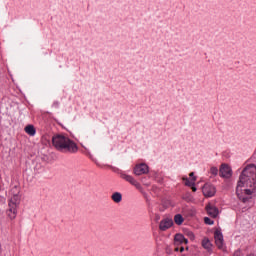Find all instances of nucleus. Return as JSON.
Here are the masks:
<instances>
[{
    "instance_id": "obj_1",
    "label": "nucleus",
    "mask_w": 256,
    "mask_h": 256,
    "mask_svg": "<svg viewBox=\"0 0 256 256\" xmlns=\"http://www.w3.org/2000/svg\"><path fill=\"white\" fill-rule=\"evenodd\" d=\"M255 185H256V166L255 164H250L243 169L236 186V195L238 199L242 201V203H248L250 199L249 197H243V195H241L243 188L255 187Z\"/></svg>"
},
{
    "instance_id": "obj_2",
    "label": "nucleus",
    "mask_w": 256,
    "mask_h": 256,
    "mask_svg": "<svg viewBox=\"0 0 256 256\" xmlns=\"http://www.w3.org/2000/svg\"><path fill=\"white\" fill-rule=\"evenodd\" d=\"M52 144L53 147H55L57 151H61V153H77V151H79L77 144L63 134L54 135L52 137Z\"/></svg>"
},
{
    "instance_id": "obj_3",
    "label": "nucleus",
    "mask_w": 256,
    "mask_h": 256,
    "mask_svg": "<svg viewBox=\"0 0 256 256\" xmlns=\"http://www.w3.org/2000/svg\"><path fill=\"white\" fill-rule=\"evenodd\" d=\"M21 187L13 186L10 190L11 198L8 202V210L7 215L9 219H15L17 217V207H19V203H21Z\"/></svg>"
},
{
    "instance_id": "obj_4",
    "label": "nucleus",
    "mask_w": 256,
    "mask_h": 256,
    "mask_svg": "<svg viewBox=\"0 0 256 256\" xmlns=\"http://www.w3.org/2000/svg\"><path fill=\"white\" fill-rule=\"evenodd\" d=\"M219 176L222 177V179H231V177H233V170L229 164H221Z\"/></svg>"
},
{
    "instance_id": "obj_5",
    "label": "nucleus",
    "mask_w": 256,
    "mask_h": 256,
    "mask_svg": "<svg viewBox=\"0 0 256 256\" xmlns=\"http://www.w3.org/2000/svg\"><path fill=\"white\" fill-rule=\"evenodd\" d=\"M214 239L216 246L218 249H223L225 245V240L223 239V233L221 232V229H216L214 232Z\"/></svg>"
},
{
    "instance_id": "obj_6",
    "label": "nucleus",
    "mask_w": 256,
    "mask_h": 256,
    "mask_svg": "<svg viewBox=\"0 0 256 256\" xmlns=\"http://www.w3.org/2000/svg\"><path fill=\"white\" fill-rule=\"evenodd\" d=\"M147 173H149V166L145 163L137 164L134 167V175H147Z\"/></svg>"
},
{
    "instance_id": "obj_7",
    "label": "nucleus",
    "mask_w": 256,
    "mask_h": 256,
    "mask_svg": "<svg viewBox=\"0 0 256 256\" xmlns=\"http://www.w3.org/2000/svg\"><path fill=\"white\" fill-rule=\"evenodd\" d=\"M202 193L205 197H213L217 193V189L213 184H205L202 188Z\"/></svg>"
},
{
    "instance_id": "obj_8",
    "label": "nucleus",
    "mask_w": 256,
    "mask_h": 256,
    "mask_svg": "<svg viewBox=\"0 0 256 256\" xmlns=\"http://www.w3.org/2000/svg\"><path fill=\"white\" fill-rule=\"evenodd\" d=\"M170 227H173V219L165 218L161 220L159 224L160 231H167V229H170Z\"/></svg>"
},
{
    "instance_id": "obj_9",
    "label": "nucleus",
    "mask_w": 256,
    "mask_h": 256,
    "mask_svg": "<svg viewBox=\"0 0 256 256\" xmlns=\"http://www.w3.org/2000/svg\"><path fill=\"white\" fill-rule=\"evenodd\" d=\"M120 177H121V179H124L131 185H134V187H136L137 189H139L141 187V184H139V182H137V180H135V178H133V176H131V175L122 173V174H120Z\"/></svg>"
},
{
    "instance_id": "obj_10",
    "label": "nucleus",
    "mask_w": 256,
    "mask_h": 256,
    "mask_svg": "<svg viewBox=\"0 0 256 256\" xmlns=\"http://www.w3.org/2000/svg\"><path fill=\"white\" fill-rule=\"evenodd\" d=\"M206 211H207L208 215L213 218H215V217H217V215H219V209L211 204H208L206 206Z\"/></svg>"
},
{
    "instance_id": "obj_11",
    "label": "nucleus",
    "mask_w": 256,
    "mask_h": 256,
    "mask_svg": "<svg viewBox=\"0 0 256 256\" xmlns=\"http://www.w3.org/2000/svg\"><path fill=\"white\" fill-rule=\"evenodd\" d=\"M174 243L175 245H187V243H189V240H187V238H185V236L183 234H176L174 237Z\"/></svg>"
},
{
    "instance_id": "obj_12",
    "label": "nucleus",
    "mask_w": 256,
    "mask_h": 256,
    "mask_svg": "<svg viewBox=\"0 0 256 256\" xmlns=\"http://www.w3.org/2000/svg\"><path fill=\"white\" fill-rule=\"evenodd\" d=\"M255 189H256V185L255 187H248L247 189H242V191L240 192L242 197H249V201H251V195H253V193H255Z\"/></svg>"
},
{
    "instance_id": "obj_13",
    "label": "nucleus",
    "mask_w": 256,
    "mask_h": 256,
    "mask_svg": "<svg viewBox=\"0 0 256 256\" xmlns=\"http://www.w3.org/2000/svg\"><path fill=\"white\" fill-rule=\"evenodd\" d=\"M202 247L207 251H211V247H213V244H211V240H209V238H204L202 240Z\"/></svg>"
},
{
    "instance_id": "obj_14",
    "label": "nucleus",
    "mask_w": 256,
    "mask_h": 256,
    "mask_svg": "<svg viewBox=\"0 0 256 256\" xmlns=\"http://www.w3.org/2000/svg\"><path fill=\"white\" fill-rule=\"evenodd\" d=\"M25 132L30 135V137H33L37 131L35 130V126L33 125H28L25 127Z\"/></svg>"
},
{
    "instance_id": "obj_15",
    "label": "nucleus",
    "mask_w": 256,
    "mask_h": 256,
    "mask_svg": "<svg viewBox=\"0 0 256 256\" xmlns=\"http://www.w3.org/2000/svg\"><path fill=\"white\" fill-rule=\"evenodd\" d=\"M111 199L112 201H114V203H121L123 196L121 195V193L115 192L112 194Z\"/></svg>"
},
{
    "instance_id": "obj_16",
    "label": "nucleus",
    "mask_w": 256,
    "mask_h": 256,
    "mask_svg": "<svg viewBox=\"0 0 256 256\" xmlns=\"http://www.w3.org/2000/svg\"><path fill=\"white\" fill-rule=\"evenodd\" d=\"M184 221L185 219H183V216L181 214H176L174 216V222L176 223V225H183Z\"/></svg>"
},
{
    "instance_id": "obj_17",
    "label": "nucleus",
    "mask_w": 256,
    "mask_h": 256,
    "mask_svg": "<svg viewBox=\"0 0 256 256\" xmlns=\"http://www.w3.org/2000/svg\"><path fill=\"white\" fill-rule=\"evenodd\" d=\"M184 181L187 187H193V185H195V181H197V178L193 177L191 180H189V178H184Z\"/></svg>"
},
{
    "instance_id": "obj_18",
    "label": "nucleus",
    "mask_w": 256,
    "mask_h": 256,
    "mask_svg": "<svg viewBox=\"0 0 256 256\" xmlns=\"http://www.w3.org/2000/svg\"><path fill=\"white\" fill-rule=\"evenodd\" d=\"M204 223L206 224V225H213V223H215L213 220H211V218H209V217H205L204 218Z\"/></svg>"
},
{
    "instance_id": "obj_19",
    "label": "nucleus",
    "mask_w": 256,
    "mask_h": 256,
    "mask_svg": "<svg viewBox=\"0 0 256 256\" xmlns=\"http://www.w3.org/2000/svg\"><path fill=\"white\" fill-rule=\"evenodd\" d=\"M210 172L212 175H217L219 173V169H217V167H212L210 169Z\"/></svg>"
},
{
    "instance_id": "obj_20",
    "label": "nucleus",
    "mask_w": 256,
    "mask_h": 256,
    "mask_svg": "<svg viewBox=\"0 0 256 256\" xmlns=\"http://www.w3.org/2000/svg\"><path fill=\"white\" fill-rule=\"evenodd\" d=\"M234 256H241V250H237L234 252Z\"/></svg>"
},
{
    "instance_id": "obj_21",
    "label": "nucleus",
    "mask_w": 256,
    "mask_h": 256,
    "mask_svg": "<svg viewBox=\"0 0 256 256\" xmlns=\"http://www.w3.org/2000/svg\"><path fill=\"white\" fill-rule=\"evenodd\" d=\"M189 235H190L191 239H195V235L192 232H190Z\"/></svg>"
},
{
    "instance_id": "obj_22",
    "label": "nucleus",
    "mask_w": 256,
    "mask_h": 256,
    "mask_svg": "<svg viewBox=\"0 0 256 256\" xmlns=\"http://www.w3.org/2000/svg\"><path fill=\"white\" fill-rule=\"evenodd\" d=\"M192 191L195 193V191H197V187H195V185L192 186Z\"/></svg>"
},
{
    "instance_id": "obj_23",
    "label": "nucleus",
    "mask_w": 256,
    "mask_h": 256,
    "mask_svg": "<svg viewBox=\"0 0 256 256\" xmlns=\"http://www.w3.org/2000/svg\"><path fill=\"white\" fill-rule=\"evenodd\" d=\"M190 177H192V179H193V177H195V173H194V172H191V173H190Z\"/></svg>"
},
{
    "instance_id": "obj_24",
    "label": "nucleus",
    "mask_w": 256,
    "mask_h": 256,
    "mask_svg": "<svg viewBox=\"0 0 256 256\" xmlns=\"http://www.w3.org/2000/svg\"><path fill=\"white\" fill-rule=\"evenodd\" d=\"M183 251H185L184 247H180V252L183 253Z\"/></svg>"
},
{
    "instance_id": "obj_25",
    "label": "nucleus",
    "mask_w": 256,
    "mask_h": 256,
    "mask_svg": "<svg viewBox=\"0 0 256 256\" xmlns=\"http://www.w3.org/2000/svg\"><path fill=\"white\" fill-rule=\"evenodd\" d=\"M175 251H179V247H176V248H175Z\"/></svg>"
}]
</instances>
